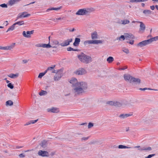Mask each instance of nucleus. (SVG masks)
Listing matches in <instances>:
<instances>
[{"instance_id": "obj_25", "label": "nucleus", "mask_w": 158, "mask_h": 158, "mask_svg": "<svg viewBox=\"0 0 158 158\" xmlns=\"http://www.w3.org/2000/svg\"><path fill=\"white\" fill-rule=\"evenodd\" d=\"M38 120V119L34 120H31L28 122L26 123V124H24V126L28 125H29L31 124H34L36 123Z\"/></svg>"}, {"instance_id": "obj_60", "label": "nucleus", "mask_w": 158, "mask_h": 158, "mask_svg": "<svg viewBox=\"0 0 158 158\" xmlns=\"http://www.w3.org/2000/svg\"><path fill=\"white\" fill-rule=\"evenodd\" d=\"M4 24H5L6 26H7L8 24V21H6L4 22Z\"/></svg>"}, {"instance_id": "obj_38", "label": "nucleus", "mask_w": 158, "mask_h": 158, "mask_svg": "<svg viewBox=\"0 0 158 158\" xmlns=\"http://www.w3.org/2000/svg\"><path fill=\"white\" fill-rule=\"evenodd\" d=\"M47 93V91L44 90H41V91L39 93V94L40 96H42L46 95Z\"/></svg>"}, {"instance_id": "obj_18", "label": "nucleus", "mask_w": 158, "mask_h": 158, "mask_svg": "<svg viewBox=\"0 0 158 158\" xmlns=\"http://www.w3.org/2000/svg\"><path fill=\"white\" fill-rule=\"evenodd\" d=\"M125 39L126 40H130L131 39H134V37L133 35L131 34L125 33Z\"/></svg>"}, {"instance_id": "obj_3", "label": "nucleus", "mask_w": 158, "mask_h": 158, "mask_svg": "<svg viewBox=\"0 0 158 158\" xmlns=\"http://www.w3.org/2000/svg\"><path fill=\"white\" fill-rule=\"evenodd\" d=\"M89 10L85 8L79 9L76 13V14L78 15H85L90 14Z\"/></svg>"}, {"instance_id": "obj_32", "label": "nucleus", "mask_w": 158, "mask_h": 158, "mask_svg": "<svg viewBox=\"0 0 158 158\" xmlns=\"http://www.w3.org/2000/svg\"><path fill=\"white\" fill-rule=\"evenodd\" d=\"M121 22H122V24L124 25L128 24L130 23V21L129 20L126 19L122 20Z\"/></svg>"}, {"instance_id": "obj_17", "label": "nucleus", "mask_w": 158, "mask_h": 158, "mask_svg": "<svg viewBox=\"0 0 158 158\" xmlns=\"http://www.w3.org/2000/svg\"><path fill=\"white\" fill-rule=\"evenodd\" d=\"M21 0H10L9 1L7 4L8 5L10 6L18 2Z\"/></svg>"}, {"instance_id": "obj_12", "label": "nucleus", "mask_w": 158, "mask_h": 158, "mask_svg": "<svg viewBox=\"0 0 158 158\" xmlns=\"http://www.w3.org/2000/svg\"><path fill=\"white\" fill-rule=\"evenodd\" d=\"M62 76V73L61 71H58L54 76V80L55 81H58Z\"/></svg>"}, {"instance_id": "obj_16", "label": "nucleus", "mask_w": 158, "mask_h": 158, "mask_svg": "<svg viewBox=\"0 0 158 158\" xmlns=\"http://www.w3.org/2000/svg\"><path fill=\"white\" fill-rule=\"evenodd\" d=\"M91 37L92 40L97 39L98 38V35L97 32L96 31H93L91 33Z\"/></svg>"}, {"instance_id": "obj_63", "label": "nucleus", "mask_w": 158, "mask_h": 158, "mask_svg": "<svg viewBox=\"0 0 158 158\" xmlns=\"http://www.w3.org/2000/svg\"><path fill=\"white\" fill-rule=\"evenodd\" d=\"M22 147H23L22 146H16V148H17V149H19V148H22Z\"/></svg>"}, {"instance_id": "obj_1", "label": "nucleus", "mask_w": 158, "mask_h": 158, "mask_svg": "<svg viewBox=\"0 0 158 158\" xmlns=\"http://www.w3.org/2000/svg\"><path fill=\"white\" fill-rule=\"evenodd\" d=\"M69 82L72 84V91L75 96L81 95L86 92L88 89V85L86 82L78 81L75 78H72Z\"/></svg>"}, {"instance_id": "obj_27", "label": "nucleus", "mask_w": 158, "mask_h": 158, "mask_svg": "<svg viewBox=\"0 0 158 158\" xmlns=\"http://www.w3.org/2000/svg\"><path fill=\"white\" fill-rule=\"evenodd\" d=\"M61 8V7H60L57 8L52 7L48 9L47 10V12H49L52 10H60Z\"/></svg>"}, {"instance_id": "obj_37", "label": "nucleus", "mask_w": 158, "mask_h": 158, "mask_svg": "<svg viewBox=\"0 0 158 158\" xmlns=\"http://www.w3.org/2000/svg\"><path fill=\"white\" fill-rule=\"evenodd\" d=\"M52 46L51 45H50L49 43L48 44H43L42 47L44 48H50Z\"/></svg>"}, {"instance_id": "obj_34", "label": "nucleus", "mask_w": 158, "mask_h": 158, "mask_svg": "<svg viewBox=\"0 0 158 158\" xmlns=\"http://www.w3.org/2000/svg\"><path fill=\"white\" fill-rule=\"evenodd\" d=\"M115 101H109L106 102V104L112 106H114Z\"/></svg>"}, {"instance_id": "obj_29", "label": "nucleus", "mask_w": 158, "mask_h": 158, "mask_svg": "<svg viewBox=\"0 0 158 158\" xmlns=\"http://www.w3.org/2000/svg\"><path fill=\"white\" fill-rule=\"evenodd\" d=\"M106 60L109 63H111L114 60V59L112 56H109L107 59Z\"/></svg>"}, {"instance_id": "obj_13", "label": "nucleus", "mask_w": 158, "mask_h": 158, "mask_svg": "<svg viewBox=\"0 0 158 158\" xmlns=\"http://www.w3.org/2000/svg\"><path fill=\"white\" fill-rule=\"evenodd\" d=\"M132 77H133L128 74H125L124 75V79L126 81H129L130 83L132 82L131 80Z\"/></svg>"}, {"instance_id": "obj_15", "label": "nucleus", "mask_w": 158, "mask_h": 158, "mask_svg": "<svg viewBox=\"0 0 158 158\" xmlns=\"http://www.w3.org/2000/svg\"><path fill=\"white\" fill-rule=\"evenodd\" d=\"M38 154L42 156H48V152L40 150L38 152Z\"/></svg>"}, {"instance_id": "obj_43", "label": "nucleus", "mask_w": 158, "mask_h": 158, "mask_svg": "<svg viewBox=\"0 0 158 158\" xmlns=\"http://www.w3.org/2000/svg\"><path fill=\"white\" fill-rule=\"evenodd\" d=\"M127 105L129 106H133L135 105V103L133 102L130 101L127 104Z\"/></svg>"}, {"instance_id": "obj_61", "label": "nucleus", "mask_w": 158, "mask_h": 158, "mask_svg": "<svg viewBox=\"0 0 158 158\" xmlns=\"http://www.w3.org/2000/svg\"><path fill=\"white\" fill-rule=\"evenodd\" d=\"M121 21H122V20H119L118 22V23L120 24H122V22Z\"/></svg>"}, {"instance_id": "obj_59", "label": "nucleus", "mask_w": 158, "mask_h": 158, "mask_svg": "<svg viewBox=\"0 0 158 158\" xmlns=\"http://www.w3.org/2000/svg\"><path fill=\"white\" fill-rule=\"evenodd\" d=\"M54 22H56L57 20V18H54L51 19Z\"/></svg>"}, {"instance_id": "obj_28", "label": "nucleus", "mask_w": 158, "mask_h": 158, "mask_svg": "<svg viewBox=\"0 0 158 158\" xmlns=\"http://www.w3.org/2000/svg\"><path fill=\"white\" fill-rule=\"evenodd\" d=\"M47 142L46 141L44 140L41 142L40 145L43 148H45L47 145Z\"/></svg>"}, {"instance_id": "obj_44", "label": "nucleus", "mask_w": 158, "mask_h": 158, "mask_svg": "<svg viewBox=\"0 0 158 158\" xmlns=\"http://www.w3.org/2000/svg\"><path fill=\"white\" fill-rule=\"evenodd\" d=\"M7 86L11 89H12L14 88L13 85L11 83H9L7 85Z\"/></svg>"}, {"instance_id": "obj_14", "label": "nucleus", "mask_w": 158, "mask_h": 158, "mask_svg": "<svg viewBox=\"0 0 158 158\" xmlns=\"http://www.w3.org/2000/svg\"><path fill=\"white\" fill-rule=\"evenodd\" d=\"M133 112H130L129 114H122L119 115V117L121 118L124 119L127 117L132 116L133 115Z\"/></svg>"}, {"instance_id": "obj_58", "label": "nucleus", "mask_w": 158, "mask_h": 158, "mask_svg": "<svg viewBox=\"0 0 158 158\" xmlns=\"http://www.w3.org/2000/svg\"><path fill=\"white\" fill-rule=\"evenodd\" d=\"M150 8L152 10H154L155 9V6L154 5L150 6Z\"/></svg>"}, {"instance_id": "obj_57", "label": "nucleus", "mask_w": 158, "mask_h": 158, "mask_svg": "<svg viewBox=\"0 0 158 158\" xmlns=\"http://www.w3.org/2000/svg\"><path fill=\"white\" fill-rule=\"evenodd\" d=\"M127 66H125L123 68H120L119 69V70H125L126 69H127Z\"/></svg>"}, {"instance_id": "obj_22", "label": "nucleus", "mask_w": 158, "mask_h": 158, "mask_svg": "<svg viewBox=\"0 0 158 158\" xmlns=\"http://www.w3.org/2000/svg\"><path fill=\"white\" fill-rule=\"evenodd\" d=\"M19 75V73H17L16 74L11 73L9 74V75H8L7 76L8 77H10V78L14 79L18 77Z\"/></svg>"}, {"instance_id": "obj_46", "label": "nucleus", "mask_w": 158, "mask_h": 158, "mask_svg": "<svg viewBox=\"0 0 158 158\" xmlns=\"http://www.w3.org/2000/svg\"><path fill=\"white\" fill-rule=\"evenodd\" d=\"M45 75V73H40L38 76V77L40 78H41L42 77H43Z\"/></svg>"}, {"instance_id": "obj_53", "label": "nucleus", "mask_w": 158, "mask_h": 158, "mask_svg": "<svg viewBox=\"0 0 158 158\" xmlns=\"http://www.w3.org/2000/svg\"><path fill=\"white\" fill-rule=\"evenodd\" d=\"M43 44H36L35 46L37 47H42Z\"/></svg>"}, {"instance_id": "obj_30", "label": "nucleus", "mask_w": 158, "mask_h": 158, "mask_svg": "<svg viewBox=\"0 0 158 158\" xmlns=\"http://www.w3.org/2000/svg\"><path fill=\"white\" fill-rule=\"evenodd\" d=\"M13 104V102L11 100H8L6 102V106H11Z\"/></svg>"}, {"instance_id": "obj_41", "label": "nucleus", "mask_w": 158, "mask_h": 158, "mask_svg": "<svg viewBox=\"0 0 158 158\" xmlns=\"http://www.w3.org/2000/svg\"><path fill=\"white\" fill-rule=\"evenodd\" d=\"M122 51L126 54H128L129 53V51L127 48H123Z\"/></svg>"}, {"instance_id": "obj_24", "label": "nucleus", "mask_w": 158, "mask_h": 158, "mask_svg": "<svg viewBox=\"0 0 158 158\" xmlns=\"http://www.w3.org/2000/svg\"><path fill=\"white\" fill-rule=\"evenodd\" d=\"M124 105L123 104L119 102L115 101L114 106L118 107H122L124 106Z\"/></svg>"}, {"instance_id": "obj_6", "label": "nucleus", "mask_w": 158, "mask_h": 158, "mask_svg": "<svg viewBox=\"0 0 158 158\" xmlns=\"http://www.w3.org/2000/svg\"><path fill=\"white\" fill-rule=\"evenodd\" d=\"M31 15L27 13V12L25 11L19 13L18 15L16 18V20L19 18H26L30 16Z\"/></svg>"}, {"instance_id": "obj_21", "label": "nucleus", "mask_w": 158, "mask_h": 158, "mask_svg": "<svg viewBox=\"0 0 158 158\" xmlns=\"http://www.w3.org/2000/svg\"><path fill=\"white\" fill-rule=\"evenodd\" d=\"M80 39L78 38H76L75 39L74 42L73 44V45L74 46H78L79 43L80 42Z\"/></svg>"}, {"instance_id": "obj_51", "label": "nucleus", "mask_w": 158, "mask_h": 158, "mask_svg": "<svg viewBox=\"0 0 158 158\" xmlns=\"http://www.w3.org/2000/svg\"><path fill=\"white\" fill-rule=\"evenodd\" d=\"M155 155V154H154L149 155L147 157H146V158H151L152 157L154 156Z\"/></svg>"}, {"instance_id": "obj_52", "label": "nucleus", "mask_w": 158, "mask_h": 158, "mask_svg": "<svg viewBox=\"0 0 158 158\" xmlns=\"http://www.w3.org/2000/svg\"><path fill=\"white\" fill-rule=\"evenodd\" d=\"M151 39H152V40H153L152 41V42H153L154 41H155L158 40V36H156L155 37H154V38H151Z\"/></svg>"}, {"instance_id": "obj_8", "label": "nucleus", "mask_w": 158, "mask_h": 158, "mask_svg": "<svg viewBox=\"0 0 158 158\" xmlns=\"http://www.w3.org/2000/svg\"><path fill=\"white\" fill-rule=\"evenodd\" d=\"M138 23H140L139 26L140 27L139 32V33H143L146 29V27L145 24L142 22L140 21L138 22Z\"/></svg>"}, {"instance_id": "obj_35", "label": "nucleus", "mask_w": 158, "mask_h": 158, "mask_svg": "<svg viewBox=\"0 0 158 158\" xmlns=\"http://www.w3.org/2000/svg\"><path fill=\"white\" fill-rule=\"evenodd\" d=\"M118 148L119 149L123 148H131L130 147H127L124 145H120L118 146Z\"/></svg>"}, {"instance_id": "obj_19", "label": "nucleus", "mask_w": 158, "mask_h": 158, "mask_svg": "<svg viewBox=\"0 0 158 158\" xmlns=\"http://www.w3.org/2000/svg\"><path fill=\"white\" fill-rule=\"evenodd\" d=\"M143 13L145 16H148L152 13V11L149 10L145 9L143 10Z\"/></svg>"}, {"instance_id": "obj_42", "label": "nucleus", "mask_w": 158, "mask_h": 158, "mask_svg": "<svg viewBox=\"0 0 158 158\" xmlns=\"http://www.w3.org/2000/svg\"><path fill=\"white\" fill-rule=\"evenodd\" d=\"M52 42L54 44L58 45L59 44V41L56 40H52Z\"/></svg>"}, {"instance_id": "obj_56", "label": "nucleus", "mask_w": 158, "mask_h": 158, "mask_svg": "<svg viewBox=\"0 0 158 158\" xmlns=\"http://www.w3.org/2000/svg\"><path fill=\"white\" fill-rule=\"evenodd\" d=\"M88 138H89V137H83L82 138L81 140H87L88 139Z\"/></svg>"}, {"instance_id": "obj_33", "label": "nucleus", "mask_w": 158, "mask_h": 158, "mask_svg": "<svg viewBox=\"0 0 158 158\" xmlns=\"http://www.w3.org/2000/svg\"><path fill=\"white\" fill-rule=\"evenodd\" d=\"M15 25L14 23L13 25H12V26H10L8 28V29L6 31V32H7L9 31H13L15 29Z\"/></svg>"}, {"instance_id": "obj_50", "label": "nucleus", "mask_w": 158, "mask_h": 158, "mask_svg": "<svg viewBox=\"0 0 158 158\" xmlns=\"http://www.w3.org/2000/svg\"><path fill=\"white\" fill-rule=\"evenodd\" d=\"M0 49L4 50H8L7 46L2 47H0Z\"/></svg>"}, {"instance_id": "obj_11", "label": "nucleus", "mask_w": 158, "mask_h": 158, "mask_svg": "<svg viewBox=\"0 0 158 158\" xmlns=\"http://www.w3.org/2000/svg\"><path fill=\"white\" fill-rule=\"evenodd\" d=\"M34 30H32L31 31H27L26 32L27 34L25 31H24L23 32L22 34L23 36L26 38H30L31 37L30 35L34 33Z\"/></svg>"}, {"instance_id": "obj_64", "label": "nucleus", "mask_w": 158, "mask_h": 158, "mask_svg": "<svg viewBox=\"0 0 158 158\" xmlns=\"http://www.w3.org/2000/svg\"><path fill=\"white\" fill-rule=\"evenodd\" d=\"M23 62L24 63H26L27 62V60H23Z\"/></svg>"}, {"instance_id": "obj_48", "label": "nucleus", "mask_w": 158, "mask_h": 158, "mask_svg": "<svg viewBox=\"0 0 158 158\" xmlns=\"http://www.w3.org/2000/svg\"><path fill=\"white\" fill-rule=\"evenodd\" d=\"M55 65H53L52 67H49L48 68V71H51L55 67Z\"/></svg>"}, {"instance_id": "obj_2", "label": "nucleus", "mask_w": 158, "mask_h": 158, "mask_svg": "<svg viewBox=\"0 0 158 158\" xmlns=\"http://www.w3.org/2000/svg\"><path fill=\"white\" fill-rule=\"evenodd\" d=\"M78 57L81 61L85 64H88L92 61V58L90 56L87 55L83 53H81L78 55Z\"/></svg>"}, {"instance_id": "obj_40", "label": "nucleus", "mask_w": 158, "mask_h": 158, "mask_svg": "<svg viewBox=\"0 0 158 158\" xmlns=\"http://www.w3.org/2000/svg\"><path fill=\"white\" fill-rule=\"evenodd\" d=\"M67 50L68 51H77V49H74L73 48H71V47H69L67 49Z\"/></svg>"}, {"instance_id": "obj_45", "label": "nucleus", "mask_w": 158, "mask_h": 158, "mask_svg": "<svg viewBox=\"0 0 158 158\" xmlns=\"http://www.w3.org/2000/svg\"><path fill=\"white\" fill-rule=\"evenodd\" d=\"M94 126V124L91 123H89L88 125V128L90 129Z\"/></svg>"}, {"instance_id": "obj_39", "label": "nucleus", "mask_w": 158, "mask_h": 158, "mask_svg": "<svg viewBox=\"0 0 158 158\" xmlns=\"http://www.w3.org/2000/svg\"><path fill=\"white\" fill-rule=\"evenodd\" d=\"M121 39H122L123 40L125 39V35H121L120 36L118 37L117 38V40H121Z\"/></svg>"}, {"instance_id": "obj_5", "label": "nucleus", "mask_w": 158, "mask_h": 158, "mask_svg": "<svg viewBox=\"0 0 158 158\" xmlns=\"http://www.w3.org/2000/svg\"><path fill=\"white\" fill-rule=\"evenodd\" d=\"M102 41L101 40H92L85 41L84 42L85 45L88 44H102Z\"/></svg>"}, {"instance_id": "obj_49", "label": "nucleus", "mask_w": 158, "mask_h": 158, "mask_svg": "<svg viewBox=\"0 0 158 158\" xmlns=\"http://www.w3.org/2000/svg\"><path fill=\"white\" fill-rule=\"evenodd\" d=\"M139 90H147V89H148V90H153V89H151V88H140L139 89Z\"/></svg>"}, {"instance_id": "obj_4", "label": "nucleus", "mask_w": 158, "mask_h": 158, "mask_svg": "<svg viewBox=\"0 0 158 158\" xmlns=\"http://www.w3.org/2000/svg\"><path fill=\"white\" fill-rule=\"evenodd\" d=\"M152 39L143 40L138 43L136 46L138 47L141 48L150 44L152 42Z\"/></svg>"}, {"instance_id": "obj_7", "label": "nucleus", "mask_w": 158, "mask_h": 158, "mask_svg": "<svg viewBox=\"0 0 158 158\" xmlns=\"http://www.w3.org/2000/svg\"><path fill=\"white\" fill-rule=\"evenodd\" d=\"M87 73L86 71L83 68L79 69L74 72V73L78 75L85 74Z\"/></svg>"}, {"instance_id": "obj_9", "label": "nucleus", "mask_w": 158, "mask_h": 158, "mask_svg": "<svg viewBox=\"0 0 158 158\" xmlns=\"http://www.w3.org/2000/svg\"><path fill=\"white\" fill-rule=\"evenodd\" d=\"M72 40H73L72 38L68 39L66 40H64L63 43L60 44V45L63 47L68 46L72 41Z\"/></svg>"}, {"instance_id": "obj_62", "label": "nucleus", "mask_w": 158, "mask_h": 158, "mask_svg": "<svg viewBox=\"0 0 158 158\" xmlns=\"http://www.w3.org/2000/svg\"><path fill=\"white\" fill-rule=\"evenodd\" d=\"M75 30V29L73 28L72 30H69V31L70 32H73Z\"/></svg>"}, {"instance_id": "obj_36", "label": "nucleus", "mask_w": 158, "mask_h": 158, "mask_svg": "<svg viewBox=\"0 0 158 158\" xmlns=\"http://www.w3.org/2000/svg\"><path fill=\"white\" fill-rule=\"evenodd\" d=\"M14 24L15 25H19L20 26L24 24V22L23 21H21L16 22L15 23H14Z\"/></svg>"}, {"instance_id": "obj_23", "label": "nucleus", "mask_w": 158, "mask_h": 158, "mask_svg": "<svg viewBox=\"0 0 158 158\" xmlns=\"http://www.w3.org/2000/svg\"><path fill=\"white\" fill-rule=\"evenodd\" d=\"M138 150L140 151H142L143 150H145L146 151H150L152 150V148L151 147H149L147 148H145V147H143L142 148H139Z\"/></svg>"}, {"instance_id": "obj_55", "label": "nucleus", "mask_w": 158, "mask_h": 158, "mask_svg": "<svg viewBox=\"0 0 158 158\" xmlns=\"http://www.w3.org/2000/svg\"><path fill=\"white\" fill-rule=\"evenodd\" d=\"M19 156L20 157L23 158L25 157V155L23 153H21L19 155Z\"/></svg>"}, {"instance_id": "obj_10", "label": "nucleus", "mask_w": 158, "mask_h": 158, "mask_svg": "<svg viewBox=\"0 0 158 158\" xmlns=\"http://www.w3.org/2000/svg\"><path fill=\"white\" fill-rule=\"evenodd\" d=\"M47 111L48 112L54 113H57L60 111L59 108L55 107H52L51 108H48L47 109Z\"/></svg>"}, {"instance_id": "obj_26", "label": "nucleus", "mask_w": 158, "mask_h": 158, "mask_svg": "<svg viewBox=\"0 0 158 158\" xmlns=\"http://www.w3.org/2000/svg\"><path fill=\"white\" fill-rule=\"evenodd\" d=\"M148 0H130L129 2L131 3H137L140 2H144L148 1Z\"/></svg>"}, {"instance_id": "obj_31", "label": "nucleus", "mask_w": 158, "mask_h": 158, "mask_svg": "<svg viewBox=\"0 0 158 158\" xmlns=\"http://www.w3.org/2000/svg\"><path fill=\"white\" fill-rule=\"evenodd\" d=\"M15 43H13L11 45L7 46L8 50H11L13 49L15 47Z\"/></svg>"}, {"instance_id": "obj_47", "label": "nucleus", "mask_w": 158, "mask_h": 158, "mask_svg": "<svg viewBox=\"0 0 158 158\" xmlns=\"http://www.w3.org/2000/svg\"><path fill=\"white\" fill-rule=\"evenodd\" d=\"M0 7H1L2 8H7V5L5 3H3L0 5Z\"/></svg>"}, {"instance_id": "obj_20", "label": "nucleus", "mask_w": 158, "mask_h": 158, "mask_svg": "<svg viewBox=\"0 0 158 158\" xmlns=\"http://www.w3.org/2000/svg\"><path fill=\"white\" fill-rule=\"evenodd\" d=\"M132 82H133L136 84H139L140 83V80L139 78H136L134 77L132 78Z\"/></svg>"}, {"instance_id": "obj_54", "label": "nucleus", "mask_w": 158, "mask_h": 158, "mask_svg": "<svg viewBox=\"0 0 158 158\" xmlns=\"http://www.w3.org/2000/svg\"><path fill=\"white\" fill-rule=\"evenodd\" d=\"M128 43H129L131 44L132 45L134 44V40H131L129 42H127Z\"/></svg>"}]
</instances>
